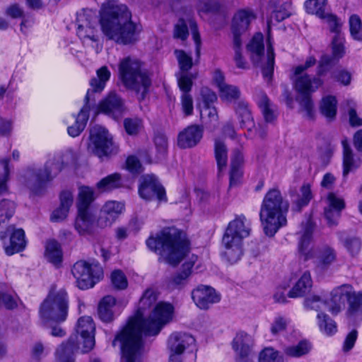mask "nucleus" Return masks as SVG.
Listing matches in <instances>:
<instances>
[{
	"label": "nucleus",
	"instance_id": "obj_1",
	"mask_svg": "<svg viewBox=\"0 0 362 362\" xmlns=\"http://www.w3.org/2000/svg\"><path fill=\"white\" fill-rule=\"evenodd\" d=\"M174 307L165 302H159L146 319L133 317L127 325L118 333L112 341L121 343V362H141L143 349L142 336L157 335L164 325L169 323L173 317Z\"/></svg>",
	"mask_w": 362,
	"mask_h": 362
},
{
	"label": "nucleus",
	"instance_id": "obj_2",
	"mask_svg": "<svg viewBox=\"0 0 362 362\" xmlns=\"http://www.w3.org/2000/svg\"><path fill=\"white\" fill-rule=\"evenodd\" d=\"M99 23L108 40L117 44L129 45L137 40L138 26L132 21V13L118 0H106L100 9Z\"/></svg>",
	"mask_w": 362,
	"mask_h": 362
},
{
	"label": "nucleus",
	"instance_id": "obj_3",
	"mask_svg": "<svg viewBox=\"0 0 362 362\" xmlns=\"http://www.w3.org/2000/svg\"><path fill=\"white\" fill-rule=\"evenodd\" d=\"M316 64V59L310 56L307 58L304 64H300L293 68L290 76L293 83L294 88L298 93L296 101L300 108L305 112V116L309 119L315 117L314 105L311 98L312 93L315 92L323 84L320 77L325 75L329 71V66L319 63L317 71V77L310 78L305 71Z\"/></svg>",
	"mask_w": 362,
	"mask_h": 362
},
{
	"label": "nucleus",
	"instance_id": "obj_4",
	"mask_svg": "<svg viewBox=\"0 0 362 362\" xmlns=\"http://www.w3.org/2000/svg\"><path fill=\"white\" fill-rule=\"evenodd\" d=\"M146 245L173 266L178 264L189 251L188 241L175 228H164L156 237H149Z\"/></svg>",
	"mask_w": 362,
	"mask_h": 362
},
{
	"label": "nucleus",
	"instance_id": "obj_5",
	"mask_svg": "<svg viewBox=\"0 0 362 362\" xmlns=\"http://www.w3.org/2000/svg\"><path fill=\"white\" fill-rule=\"evenodd\" d=\"M289 203L284 199L279 189H271L265 194L259 211V218L264 233L269 237L287 223L286 214Z\"/></svg>",
	"mask_w": 362,
	"mask_h": 362
},
{
	"label": "nucleus",
	"instance_id": "obj_6",
	"mask_svg": "<svg viewBox=\"0 0 362 362\" xmlns=\"http://www.w3.org/2000/svg\"><path fill=\"white\" fill-rule=\"evenodd\" d=\"M95 326L93 319L83 316L78 320L76 326L77 334L70 336L69 339L62 343L56 351L57 362H74V352L79 349V344H83V353L90 351L95 346Z\"/></svg>",
	"mask_w": 362,
	"mask_h": 362
},
{
	"label": "nucleus",
	"instance_id": "obj_7",
	"mask_svg": "<svg viewBox=\"0 0 362 362\" xmlns=\"http://www.w3.org/2000/svg\"><path fill=\"white\" fill-rule=\"evenodd\" d=\"M118 70L123 86L134 91L139 100H144L151 85V78L143 63L136 58L127 57L119 61Z\"/></svg>",
	"mask_w": 362,
	"mask_h": 362
},
{
	"label": "nucleus",
	"instance_id": "obj_8",
	"mask_svg": "<svg viewBox=\"0 0 362 362\" xmlns=\"http://www.w3.org/2000/svg\"><path fill=\"white\" fill-rule=\"evenodd\" d=\"M64 168L61 156H53L42 168H28L20 177V182L33 194H42L47 184L52 181Z\"/></svg>",
	"mask_w": 362,
	"mask_h": 362
},
{
	"label": "nucleus",
	"instance_id": "obj_9",
	"mask_svg": "<svg viewBox=\"0 0 362 362\" xmlns=\"http://www.w3.org/2000/svg\"><path fill=\"white\" fill-rule=\"evenodd\" d=\"M250 233V224L241 215L230 221L222 238L223 255L231 264L237 262L243 255V240Z\"/></svg>",
	"mask_w": 362,
	"mask_h": 362
},
{
	"label": "nucleus",
	"instance_id": "obj_10",
	"mask_svg": "<svg viewBox=\"0 0 362 362\" xmlns=\"http://www.w3.org/2000/svg\"><path fill=\"white\" fill-rule=\"evenodd\" d=\"M111 73L106 66H103L96 71V77L90 81V88L87 90L84 98V105L78 113L74 124L68 127V134L72 136H78L85 129L89 118L90 110V100L95 93H100L109 81Z\"/></svg>",
	"mask_w": 362,
	"mask_h": 362
},
{
	"label": "nucleus",
	"instance_id": "obj_11",
	"mask_svg": "<svg viewBox=\"0 0 362 362\" xmlns=\"http://www.w3.org/2000/svg\"><path fill=\"white\" fill-rule=\"evenodd\" d=\"M69 297L64 288H52L40 308V315L44 323H61L66 320Z\"/></svg>",
	"mask_w": 362,
	"mask_h": 362
},
{
	"label": "nucleus",
	"instance_id": "obj_12",
	"mask_svg": "<svg viewBox=\"0 0 362 362\" xmlns=\"http://www.w3.org/2000/svg\"><path fill=\"white\" fill-rule=\"evenodd\" d=\"M71 273L76 280L78 287L83 290L93 287L103 276V270L99 263L83 260L74 264Z\"/></svg>",
	"mask_w": 362,
	"mask_h": 362
},
{
	"label": "nucleus",
	"instance_id": "obj_13",
	"mask_svg": "<svg viewBox=\"0 0 362 362\" xmlns=\"http://www.w3.org/2000/svg\"><path fill=\"white\" fill-rule=\"evenodd\" d=\"M93 153L100 158L109 157L118 152L119 147L114 142L112 135L100 126H95L90 131Z\"/></svg>",
	"mask_w": 362,
	"mask_h": 362
},
{
	"label": "nucleus",
	"instance_id": "obj_14",
	"mask_svg": "<svg viewBox=\"0 0 362 362\" xmlns=\"http://www.w3.org/2000/svg\"><path fill=\"white\" fill-rule=\"evenodd\" d=\"M139 194L142 199L147 201H167L165 189L154 175L148 174L141 177Z\"/></svg>",
	"mask_w": 362,
	"mask_h": 362
},
{
	"label": "nucleus",
	"instance_id": "obj_15",
	"mask_svg": "<svg viewBox=\"0 0 362 362\" xmlns=\"http://www.w3.org/2000/svg\"><path fill=\"white\" fill-rule=\"evenodd\" d=\"M0 238L4 241V250L8 255L22 251L26 245L24 230L16 228L14 225H10L6 230L0 231Z\"/></svg>",
	"mask_w": 362,
	"mask_h": 362
},
{
	"label": "nucleus",
	"instance_id": "obj_16",
	"mask_svg": "<svg viewBox=\"0 0 362 362\" xmlns=\"http://www.w3.org/2000/svg\"><path fill=\"white\" fill-rule=\"evenodd\" d=\"M77 35L82 40L98 41L95 25V13L89 9H84L77 16Z\"/></svg>",
	"mask_w": 362,
	"mask_h": 362
},
{
	"label": "nucleus",
	"instance_id": "obj_17",
	"mask_svg": "<svg viewBox=\"0 0 362 362\" xmlns=\"http://www.w3.org/2000/svg\"><path fill=\"white\" fill-rule=\"evenodd\" d=\"M354 289L351 284H344L334 288L330 292V298L327 300L328 310L334 315L339 314L345 307L354 294Z\"/></svg>",
	"mask_w": 362,
	"mask_h": 362
},
{
	"label": "nucleus",
	"instance_id": "obj_18",
	"mask_svg": "<svg viewBox=\"0 0 362 362\" xmlns=\"http://www.w3.org/2000/svg\"><path fill=\"white\" fill-rule=\"evenodd\" d=\"M192 298L201 310H208L221 300V295L209 286L199 285L192 291Z\"/></svg>",
	"mask_w": 362,
	"mask_h": 362
},
{
	"label": "nucleus",
	"instance_id": "obj_19",
	"mask_svg": "<svg viewBox=\"0 0 362 362\" xmlns=\"http://www.w3.org/2000/svg\"><path fill=\"white\" fill-rule=\"evenodd\" d=\"M256 19L254 11L249 8L238 10L233 16L231 30L233 40H242V35L250 28L251 23Z\"/></svg>",
	"mask_w": 362,
	"mask_h": 362
},
{
	"label": "nucleus",
	"instance_id": "obj_20",
	"mask_svg": "<svg viewBox=\"0 0 362 362\" xmlns=\"http://www.w3.org/2000/svg\"><path fill=\"white\" fill-rule=\"evenodd\" d=\"M99 110L115 119H118L122 117L126 108L122 98L116 93L111 92L100 103Z\"/></svg>",
	"mask_w": 362,
	"mask_h": 362
},
{
	"label": "nucleus",
	"instance_id": "obj_21",
	"mask_svg": "<svg viewBox=\"0 0 362 362\" xmlns=\"http://www.w3.org/2000/svg\"><path fill=\"white\" fill-rule=\"evenodd\" d=\"M204 128L198 124L189 125L184 129L177 136V145L181 148H192L197 146L203 137Z\"/></svg>",
	"mask_w": 362,
	"mask_h": 362
},
{
	"label": "nucleus",
	"instance_id": "obj_22",
	"mask_svg": "<svg viewBox=\"0 0 362 362\" xmlns=\"http://www.w3.org/2000/svg\"><path fill=\"white\" fill-rule=\"evenodd\" d=\"M343 199L338 198L334 193L327 196V206L325 208L324 214L329 227L336 226L341 216V211L344 208Z\"/></svg>",
	"mask_w": 362,
	"mask_h": 362
},
{
	"label": "nucleus",
	"instance_id": "obj_23",
	"mask_svg": "<svg viewBox=\"0 0 362 362\" xmlns=\"http://www.w3.org/2000/svg\"><path fill=\"white\" fill-rule=\"evenodd\" d=\"M194 337L189 334L174 332L168 338V346L170 354H187L185 349L194 344Z\"/></svg>",
	"mask_w": 362,
	"mask_h": 362
},
{
	"label": "nucleus",
	"instance_id": "obj_24",
	"mask_svg": "<svg viewBox=\"0 0 362 362\" xmlns=\"http://www.w3.org/2000/svg\"><path fill=\"white\" fill-rule=\"evenodd\" d=\"M302 231L300 233L298 252L303 257L304 260H308L314 256L313 250L310 247L314 226L310 221H307L305 223L302 224Z\"/></svg>",
	"mask_w": 362,
	"mask_h": 362
},
{
	"label": "nucleus",
	"instance_id": "obj_25",
	"mask_svg": "<svg viewBox=\"0 0 362 362\" xmlns=\"http://www.w3.org/2000/svg\"><path fill=\"white\" fill-rule=\"evenodd\" d=\"M74 228L81 235H92L97 232L94 216L90 211H78Z\"/></svg>",
	"mask_w": 362,
	"mask_h": 362
},
{
	"label": "nucleus",
	"instance_id": "obj_26",
	"mask_svg": "<svg viewBox=\"0 0 362 362\" xmlns=\"http://www.w3.org/2000/svg\"><path fill=\"white\" fill-rule=\"evenodd\" d=\"M252 339L248 334L241 332L236 334L232 341V348L236 353V362L247 358L252 352Z\"/></svg>",
	"mask_w": 362,
	"mask_h": 362
},
{
	"label": "nucleus",
	"instance_id": "obj_27",
	"mask_svg": "<svg viewBox=\"0 0 362 362\" xmlns=\"http://www.w3.org/2000/svg\"><path fill=\"white\" fill-rule=\"evenodd\" d=\"M313 281L310 272H305L289 291L288 296L292 298L303 297L310 292Z\"/></svg>",
	"mask_w": 362,
	"mask_h": 362
},
{
	"label": "nucleus",
	"instance_id": "obj_28",
	"mask_svg": "<svg viewBox=\"0 0 362 362\" xmlns=\"http://www.w3.org/2000/svg\"><path fill=\"white\" fill-rule=\"evenodd\" d=\"M235 112L239 119L240 127L251 131L252 127H254V122L248 103L245 100L238 101L235 104Z\"/></svg>",
	"mask_w": 362,
	"mask_h": 362
},
{
	"label": "nucleus",
	"instance_id": "obj_29",
	"mask_svg": "<svg viewBox=\"0 0 362 362\" xmlns=\"http://www.w3.org/2000/svg\"><path fill=\"white\" fill-rule=\"evenodd\" d=\"M194 266V262L189 261L186 262L182 265V270L180 273H177L173 276L168 284L169 288L180 289L185 286L187 283V279L192 274V269Z\"/></svg>",
	"mask_w": 362,
	"mask_h": 362
},
{
	"label": "nucleus",
	"instance_id": "obj_30",
	"mask_svg": "<svg viewBox=\"0 0 362 362\" xmlns=\"http://www.w3.org/2000/svg\"><path fill=\"white\" fill-rule=\"evenodd\" d=\"M338 238L348 252L354 257L357 255L362 247V242L358 237L349 235L345 231L337 232Z\"/></svg>",
	"mask_w": 362,
	"mask_h": 362
},
{
	"label": "nucleus",
	"instance_id": "obj_31",
	"mask_svg": "<svg viewBox=\"0 0 362 362\" xmlns=\"http://www.w3.org/2000/svg\"><path fill=\"white\" fill-rule=\"evenodd\" d=\"M337 111V100L334 96L327 95L322 98L320 104V112L329 122L335 119Z\"/></svg>",
	"mask_w": 362,
	"mask_h": 362
},
{
	"label": "nucleus",
	"instance_id": "obj_32",
	"mask_svg": "<svg viewBox=\"0 0 362 362\" xmlns=\"http://www.w3.org/2000/svg\"><path fill=\"white\" fill-rule=\"evenodd\" d=\"M343 146V176L346 177L353 170L359 166V163L354 158L352 149L346 139L342 140Z\"/></svg>",
	"mask_w": 362,
	"mask_h": 362
},
{
	"label": "nucleus",
	"instance_id": "obj_33",
	"mask_svg": "<svg viewBox=\"0 0 362 362\" xmlns=\"http://www.w3.org/2000/svg\"><path fill=\"white\" fill-rule=\"evenodd\" d=\"M116 300L113 296H105L98 305V315L100 319L105 322H110L114 319L112 308L115 306Z\"/></svg>",
	"mask_w": 362,
	"mask_h": 362
},
{
	"label": "nucleus",
	"instance_id": "obj_34",
	"mask_svg": "<svg viewBox=\"0 0 362 362\" xmlns=\"http://www.w3.org/2000/svg\"><path fill=\"white\" fill-rule=\"evenodd\" d=\"M158 292L152 288H147L140 298L137 314L135 317H141L144 311L151 308L157 301Z\"/></svg>",
	"mask_w": 362,
	"mask_h": 362
},
{
	"label": "nucleus",
	"instance_id": "obj_35",
	"mask_svg": "<svg viewBox=\"0 0 362 362\" xmlns=\"http://www.w3.org/2000/svg\"><path fill=\"white\" fill-rule=\"evenodd\" d=\"M122 185V177L119 173H113L100 180L96 185L101 192H110Z\"/></svg>",
	"mask_w": 362,
	"mask_h": 362
},
{
	"label": "nucleus",
	"instance_id": "obj_36",
	"mask_svg": "<svg viewBox=\"0 0 362 362\" xmlns=\"http://www.w3.org/2000/svg\"><path fill=\"white\" fill-rule=\"evenodd\" d=\"M247 49L251 52L252 60L254 63L259 62L264 53L263 35L262 33H257L252 38L247 45Z\"/></svg>",
	"mask_w": 362,
	"mask_h": 362
},
{
	"label": "nucleus",
	"instance_id": "obj_37",
	"mask_svg": "<svg viewBox=\"0 0 362 362\" xmlns=\"http://www.w3.org/2000/svg\"><path fill=\"white\" fill-rule=\"evenodd\" d=\"M45 257L55 266H58L62 261V251L60 245L54 240L47 243Z\"/></svg>",
	"mask_w": 362,
	"mask_h": 362
},
{
	"label": "nucleus",
	"instance_id": "obj_38",
	"mask_svg": "<svg viewBox=\"0 0 362 362\" xmlns=\"http://www.w3.org/2000/svg\"><path fill=\"white\" fill-rule=\"evenodd\" d=\"M214 154L218 168L221 171L226 167L228 162V148L225 142L221 139L214 140Z\"/></svg>",
	"mask_w": 362,
	"mask_h": 362
},
{
	"label": "nucleus",
	"instance_id": "obj_39",
	"mask_svg": "<svg viewBox=\"0 0 362 362\" xmlns=\"http://www.w3.org/2000/svg\"><path fill=\"white\" fill-rule=\"evenodd\" d=\"M93 194V190L89 187L83 186L79 188L78 211H90L89 206L94 200Z\"/></svg>",
	"mask_w": 362,
	"mask_h": 362
},
{
	"label": "nucleus",
	"instance_id": "obj_40",
	"mask_svg": "<svg viewBox=\"0 0 362 362\" xmlns=\"http://www.w3.org/2000/svg\"><path fill=\"white\" fill-rule=\"evenodd\" d=\"M176 76L180 90L182 92V93H189L193 86V80L197 78V74L178 72L176 74Z\"/></svg>",
	"mask_w": 362,
	"mask_h": 362
},
{
	"label": "nucleus",
	"instance_id": "obj_41",
	"mask_svg": "<svg viewBox=\"0 0 362 362\" xmlns=\"http://www.w3.org/2000/svg\"><path fill=\"white\" fill-rule=\"evenodd\" d=\"M257 103L266 122H272L275 119V115L273 110L271 108V104L267 95L262 92L258 95Z\"/></svg>",
	"mask_w": 362,
	"mask_h": 362
},
{
	"label": "nucleus",
	"instance_id": "obj_42",
	"mask_svg": "<svg viewBox=\"0 0 362 362\" xmlns=\"http://www.w3.org/2000/svg\"><path fill=\"white\" fill-rule=\"evenodd\" d=\"M318 325L321 332L327 335H332L337 332L336 322L327 315L319 313L317 315Z\"/></svg>",
	"mask_w": 362,
	"mask_h": 362
},
{
	"label": "nucleus",
	"instance_id": "obj_43",
	"mask_svg": "<svg viewBox=\"0 0 362 362\" xmlns=\"http://www.w3.org/2000/svg\"><path fill=\"white\" fill-rule=\"evenodd\" d=\"M274 52L272 45L270 35L267 38V64L262 68V75L268 81L272 79L274 71Z\"/></svg>",
	"mask_w": 362,
	"mask_h": 362
},
{
	"label": "nucleus",
	"instance_id": "obj_44",
	"mask_svg": "<svg viewBox=\"0 0 362 362\" xmlns=\"http://www.w3.org/2000/svg\"><path fill=\"white\" fill-rule=\"evenodd\" d=\"M327 0H307L305 2V8L308 13L315 14L319 18L325 17V6Z\"/></svg>",
	"mask_w": 362,
	"mask_h": 362
},
{
	"label": "nucleus",
	"instance_id": "obj_45",
	"mask_svg": "<svg viewBox=\"0 0 362 362\" xmlns=\"http://www.w3.org/2000/svg\"><path fill=\"white\" fill-rule=\"evenodd\" d=\"M362 313V293L354 292L348 301L346 315L349 317L356 316Z\"/></svg>",
	"mask_w": 362,
	"mask_h": 362
},
{
	"label": "nucleus",
	"instance_id": "obj_46",
	"mask_svg": "<svg viewBox=\"0 0 362 362\" xmlns=\"http://www.w3.org/2000/svg\"><path fill=\"white\" fill-rule=\"evenodd\" d=\"M311 346L306 341H300L298 344L289 346L284 349V353L291 357L298 358L310 351Z\"/></svg>",
	"mask_w": 362,
	"mask_h": 362
},
{
	"label": "nucleus",
	"instance_id": "obj_47",
	"mask_svg": "<svg viewBox=\"0 0 362 362\" xmlns=\"http://www.w3.org/2000/svg\"><path fill=\"white\" fill-rule=\"evenodd\" d=\"M220 98L226 102H233L240 98V90L238 87L227 84L219 90Z\"/></svg>",
	"mask_w": 362,
	"mask_h": 362
},
{
	"label": "nucleus",
	"instance_id": "obj_48",
	"mask_svg": "<svg viewBox=\"0 0 362 362\" xmlns=\"http://www.w3.org/2000/svg\"><path fill=\"white\" fill-rule=\"evenodd\" d=\"M312 199L310 186L304 184L300 188V197L293 201L294 209L300 211L301 209L308 204Z\"/></svg>",
	"mask_w": 362,
	"mask_h": 362
},
{
	"label": "nucleus",
	"instance_id": "obj_49",
	"mask_svg": "<svg viewBox=\"0 0 362 362\" xmlns=\"http://www.w3.org/2000/svg\"><path fill=\"white\" fill-rule=\"evenodd\" d=\"M8 158L0 160V196L8 192L7 182L9 178Z\"/></svg>",
	"mask_w": 362,
	"mask_h": 362
},
{
	"label": "nucleus",
	"instance_id": "obj_50",
	"mask_svg": "<svg viewBox=\"0 0 362 362\" xmlns=\"http://www.w3.org/2000/svg\"><path fill=\"white\" fill-rule=\"evenodd\" d=\"M174 54L177 59L180 68L179 72H188L193 66L192 58L191 55L187 54L181 49H175Z\"/></svg>",
	"mask_w": 362,
	"mask_h": 362
},
{
	"label": "nucleus",
	"instance_id": "obj_51",
	"mask_svg": "<svg viewBox=\"0 0 362 362\" xmlns=\"http://www.w3.org/2000/svg\"><path fill=\"white\" fill-rule=\"evenodd\" d=\"M110 280L112 286L117 290H124L128 286L127 278L120 269H115L111 273Z\"/></svg>",
	"mask_w": 362,
	"mask_h": 362
},
{
	"label": "nucleus",
	"instance_id": "obj_52",
	"mask_svg": "<svg viewBox=\"0 0 362 362\" xmlns=\"http://www.w3.org/2000/svg\"><path fill=\"white\" fill-rule=\"evenodd\" d=\"M336 259L334 250L329 247H325L319 256L318 266L324 269L327 268Z\"/></svg>",
	"mask_w": 362,
	"mask_h": 362
},
{
	"label": "nucleus",
	"instance_id": "obj_53",
	"mask_svg": "<svg viewBox=\"0 0 362 362\" xmlns=\"http://www.w3.org/2000/svg\"><path fill=\"white\" fill-rule=\"evenodd\" d=\"M107 216L112 217L115 221L124 209V204L115 201L107 202L101 209Z\"/></svg>",
	"mask_w": 362,
	"mask_h": 362
},
{
	"label": "nucleus",
	"instance_id": "obj_54",
	"mask_svg": "<svg viewBox=\"0 0 362 362\" xmlns=\"http://www.w3.org/2000/svg\"><path fill=\"white\" fill-rule=\"evenodd\" d=\"M288 6L289 5L287 4H283L279 6L275 7L272 11L270 20H269L267 22L269 29L270 28L273 19H274L276 22H281L290 16L291 13L288 10Z\"/></svg>",
	"mask_w": 362,
	"mask_h": 362
},
{
	"label": "nucleus",
	"instance_id": "obj_55",
	"mask_svg": "<svg viewBox=\"0 0 362 362\" xmlns=\"http://www.w3.org/2000/svg\"><path fill=\"white\" fill-rule=\"evenodd\" d=\"M259 362H284L279 352L272 347L264 349L259 355Z\"/></svg>",
	"mask_w": 362,
	"mask_h": 362
},
{
	"label": "nucleus",
	"instance_id": "obj_56",
	"mask_svg": "<svg viewBox=\"0 0 362 362\" xmlns=\"http://www.w3.org/2000/svg\"><path fill=\"white\" fill-rule=\"evenodd\" d=\"M322 18L325 19L331 33H334V35H343L341 33L342 22L337 16L332 13L325 14V17Z\"/></svg>",
	"mask_w": 362,
	"mask_h": 362
},
{
	"label": "nucleus",
	"instance_id": "obj_57",
	"mask_svg": "<svg viewBox=\"0 0 362 362\" xmlns=\"http://www.w3.org/2000/svg\"><path fill=\"white\" fill-rule=\"evenodd\" d=\"M350 33L356 40L362 41V22L356 15H353L349 18Z\"/></svg>",
	"mask_w": 362,
	"mask_h": 362
},
{
	"label": "nucleus",
	"instance_id": "obj_58",
	"mask_svg": "<svg viewBox=\"0 0 362 362\" xmlns=\"http://www.w3.org/2000/svg\"><path fill=\"white\" fill-rule=\"evenodd\" d=\"M303 305L307 310L319 312L322 307L327 306V301H324L319 296L312 295L305 298Z\"/></svg>",
	"mask_w": 362,
	"mask_h": 362
},
{
	"label": "nucleus",
	"instance_id": "obj_59",
	"mask_svg": "<svg viewBox=\"0 0 362 362\" xmlns=\"http://www.w3.org/2000/svg\"><path fill=\"white\" fill-rule=\"evenodd\" d=\"M243 40H233V48L235 52L234 61L239 69H247V63L242 54Z\"/></svg>",
	"mask_w": 362,
	"mask_h": 362
},
{
	"label": "nucleus",
	"instance_id": "obj_60",
	"mask_svg": "<svg viewBox=\"0 0 362 362\" xmlns=\"http://www.w3.org/2000/svg\"><path fill=\"white\" fill-rule=\"evenodd\" d=\"M344 35H334L332 40V54L336 59L341 58L344 53Z\"/></svg>",
	"mask_w": 362,
	"mask_h": 362
},
{
	"label": "nucleus",
	"instance_id": "obj_61",
	"mask_svg": "<svg viewBox=\"0 0 362 362\" xmlns=\"http://www.w3.org/2000/svg\"><path fill=\"white\" fill-rule=\"evenodd\" d=\"M154 144L158 153V158L165 156L168 149V139L163 134L158 133L154 138Z\"/></svg>",
	"mask_w": 362,
	"mask_h": 362
},
{
	"label": "nucleus",
	"instance_id": "obj_62",
	"mask_svg": "<svg viewBox=\"0 0 362 362\" xmlns=\"http://www.w3.org/2000/svg\"><path fill=\"white\" fill-rule=\"evenodd\" d=\"M141 120L138 118H126L124 120V127L129 135H136L141 129Z\"/></svg>",
	"mask_w": 362,
	"mask_h": 362
},
{
	"label": "nucleus",
	"instance_id": "obj_63",
	"mask_svg": "<svg viewBox=\"0 0 362 362\" xmlns=\"http://www.w3.org/2000/svg\"><path fill=\"white\" fill-rule=\"evenodd\" d=\"M189 35L187 25L183 19H180L174 27L173 36L175 38L185 40Z\"/></svg>",
	"mask_w": 362,
	"mask_h": 362
},
{
	"label": "nucleus",
	"instance_id": "obj_64",
	"mask_svg": "<svg viewBox=\"0 0 362 362\" xmlns=\"http://www.w3.org/2000/svg\"><path fill=\"white\" fill-rule=\"evenodd\" d=\"M182 110L186 116L193 113V99L190 93H182L181 95Z\"/></svg>",
	"mask_w": 362,
	"mask_h": 362
}]
</instances>
